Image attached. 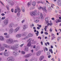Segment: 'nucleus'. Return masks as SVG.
Wrapping results in <instances>:
<instances>
[{
	"label": "nucleus",
	"instance_id": "f3484780",
	"mask_svg": "<svg viewBox=\"0 0 61 61\" xmlns=\"http://www.w3.org/2000/svg\"><path fill=\"white\" fill-rule=\"evenodd\" d=\"M13 55L15 56H17L18 55H19V53L18 52H14L13 53Z\"/></svg>",
	"mask_w": 61,
	"mask_h": 61
},
{
	"label": "nucleus",
	"instance_id": "dca6fc26",
	"mask_svg": "<svg viewBox=\"0 0 61 61\" xmlns=\"http://www.w3.org/2000/svg\"><path fill=\"white\" fill-rule=\"evenodd\" d=\"M39 49H40L39 47L37 46L36 47L35 50L36 51H38L39 50Z\"/></svg>",
	"mask_w": 61,
	"mask_h": 61
},
{
	"label": "nucleus",
	"instance_id": "5701e85b",
	"mask_svg": "<svg viewBox=\"0 0 61 61\" xmlns=\"http://www.w3.org/2000/svg\"><path fill=\"white\" fill-rule=\"evenodd\" d=\"M26 35H27V32H25L23 33L22 34V36H26Z\"/></svg>",
	"mask_w": 61,
	"mask_h": 61
},
{
	"label": "nucleus",
	"instance_id": "0e129e2a",
	"mask_svg": "<svg viewBox=\"0 0 61 61\" xmlns=\"http://www.w3.org/2000/svg\"><path fill=\"white\" fill-rule=\"evenodd\" d=\"M44 33L45 35H48V33L47 32H45Z\"/></svg>",
	"mask_w": 61,
	"mask_h": 61
},
{
	"label": "nucleus",
	"instance_id": "de8ad7c7",
	"mask_svg": "<svg viewBox=\"0 0 61 61\" xmlns=\"http://www.w3.org/2000/svg\"><path fill=\"white\" fill-rule=\"evenodd\" d=\"M38 21H39L38 20H37L36 21H35L34 22H35V23H37V22H38Z\"/></svg>",
	"mask_w": 61,
	"mask_h": 61
},
{
	"label": "nucleus",
	"instance_id": "13d9d810",
	"mask_svg": "<svg viewBox=\"0 0 61 61\" xmlns=\"http://www.w3.org/2000/svg\"><path fill=\"white\" fill-rule=\"evenodd\" d=\"M1 15L2 16H4V15H5V14H4V13H2L1 14Z\"/></svg>",
	"mask_w": 61,
	"mask_h": 61
},
{
	"label": "nucleus",
	"instance_id": "f03ea898",
	"mask_svg": "<svg viewBox=\"0 0 61 61\" xmlns=\"http://www.w3.org/2000/svg\"><path fill=\"white\" fill-rule=\"evenodd\" d=\"M39 14H40V13L37 12L35 13L34 11L30 12V15L32 16H34L35 15H38Z\"/></svg>",
	"mask_w": 61,
	"mask_h": 61
},
{
	"label": "nucleus",
	"instance_id": "393cba45",
	"mask_svg": "<svg viewBox=\"0 0 61 61\" xmlns=\"http://www.w3.org/2000/svg\"><path fill=\"white\" fill-rule=\"evenodd\" d=\"M0 41H3L4 40V38L3 36H0Z\"/></svg>",
	"mask_w": 61,
	"mask_h": 61
},
{
	"label": "nucleus",
	"instance_id": "aec40b11",
	"mask_svg": "<svg viewBox=\"0 0 61 61\" xmlns=\"http://www.w3.org/2000/svg\"><path fill=\"white\" fill-rule=\"evenodd\" d=\"M38 4H39V3H41V4H43V5H45L46 4V3L45 2H44V1H38L37 2Z\"/></svg>",
	"mask_w": 61,
	"mask_h": 61
},
{
	"label": "nucleus",
	"instance_id": "6e6d98bb",
	"mask_svg": "<svg viewBox=\"0 0 61 61\" xmlns=\"http://www.w3.org/2000/svg\"><path fill=\"white\" fill-rule=\"evenodd\" d=\"M4 35L5 36H7V33H5L4 34Z\"/></svg>",
	"mask_w": 61,
	"mask_h": 61
},
{
	"label": "nucleus",
	"instance_id": "6e6552de",
	"mask_svg": "<svg viewBox=\"0 0 61 61\" xmlns=\"http://www.w3.org/2000/svg\"><path fill=\"white\" fill-rule=\"evenodd\" d=\"M2 46V45H1V44L0 43V51H3V50H5V47L4 46Z\"/></svg>",
	"mask_w": 61,
	"mask_h": 61
},
{
	"label": "nucleus",
	"instance_id": "a19ab883",
	"mask_svg": "<svg viewBox=\"0 0 61 61\" xmlns=\"http://www.w3.org/2000/svg\"><path fill=\"white\" fill-rule=\"evenodd\" d=\"M21 52L22 54H23V55H24V54H25V52L23 51H21Z\"/></svg>",
	"mask_w": 61,
	"mask_h": 61
},
{
	"label": "nucleus",
	"instance_id": "37998d69",
	"mask_svg": "<svg viewBox=\"0 0 61 61\" xmlns=\"http://www.w3.org/2000/svg\"><path fill=\"white\" fill-rule=\"evenodd\" d=\"M5 17H2L1 19H2V20H4V19H5Z\"/></svg>",
	"mask_w": 61,
	"mask_h": 61
},
{
	"label": "nucleus",
	"instance_id": "864d4df0",
	"mask_svg": "<svg viewBox=\"0 0 61 61\" xmlns=\"http://www.w3.org/2000/svg\"><path fill=\"white\" fill-rule=\"evenodd\" d=\"M11 11L12 12V13L14 12V9L13 8L11 9Z\"/></svg>",
	"mask_w": 61,
	"mask_h": 61
},
{
	"label": "nucleus",
	"instance_id": "2eb2a0df",
	"mask_svg": "<svg viewBox=\"0 0 61 61\" xmlns=\"http://www.w3.org/2000/svg\"><path fill=\"white\" fill-rule=\"evenodd\" d=\"M3 55L5 56H9L8 53L7 52H6L5 51H4L3 52Z\"/></svg>",
	"mask_w": 61,
	"mask_h": 61
},
{
	"label": "nucleus",
	"instance_id": "bb28decb",
	"mask_svg": "<svg viewBox=\"0 0 61 61\" xmlns=\"http://www.w3.org/2000/svg\"><path fill=\"white\" fill-rule=\"evenodd\" d=\"M31 45V42H29L27 45V46H28L29 47V46H30Z\"/></svg>",
	"mask_w": 61,
	"mask_h": 61
},
{
	"label": "nucleus",
	"instance_id": "6ab92c4d",
	"mask_svg": "<svg viewBox=\"0 0 61 61\" xmlns=\"http://www.w3.org/2000/svg\"><path fill=\"white\" fill-rule=\"evenodd\" d=\"M57 4L59 6H61V0H59L57 2Z\"/></svg>",
	"mask_w": 61,
	"mask_h": 61
},
{
	"label": "nucleus",
	"instance_id": "9d476101",
	"mask_svg": "<svg viewBox=\"0 0 61 61\" xmlns=\"http://www.w3.org/2000/svg\"><path fill=\"white\" fill-rule=\"evenodd\" d=\"M8 2L12 5V6H13L14 5V2L13 1L11 0H9L8 1Z\"/></svg>",
	"mask_w": 61,
	"mask_h": 61
},
{
	"label": "nucleus",
	"instance_id": "4468645a",
	"mask_svg": "<svg viewBox=\"0 0 61 61\" xmlns=\"http://www.w3.org/2000/svg\"><path fill=\"white\" fill-rule=\"evenodd\" d=\"M22 36V34H18L16 35L15 37L16 38H20Z\"/></svg>",
	"mask_w": 61,
	"mask_h": 61
},
{
	"label": "nucleus",
	"instance_id": "2f4dec72",
	"mask_svg": "<svg viewBox=\"0 0 61 61\" xmlns=\"http://www.w3.org/2000/svg\"><path fill=\"white\" fill-rule=\"evenodd\" d=\"M61 39V37H57V40L58 41V42H59V40H60Z\"/></svg>",
	"mask_w": 61,
	"mask_h": 61
},
{
	"label": "nucleus",
	"instance_id": "bf43d9fd",
	"mask_svg": "<svg viewBox=\"0 0 61 61\" xmlns=\"http://www.w3.org/2000/svg\"><path fill=\"white\" fill-rule=\"evenodd\" d=\"M25 20H22L21 21V23H24V22H25Z\"/></svg>",
	"mask_w": 61,
	"mask_h": 61
},
{
	"label": "nucleus",
	"instance_id": "a211bd4d",
	"mask_svg": "<svg viewBox=\"0 0 61 61\" xmlns=\"http://www.w3.org/2000/svg\"><path fill=\"white\" fill-rule=\"evenodd\" d=\"M14 45L15 47L16 48H18V47H20V45L18 44H16Z\"/></svg>",
	"mask_w": 61,
	"mask_h": 61
},
{
	"label": "nucleus",
	"instance_id": "79ce46f5",
	"mask_svg": "<svg viewBox=\"0 0 61 61\" xmlns=\"http://www.w3.org/2000/svg\"><path fill=\"white\" fill-rule=\"evenodd\" d=\"M53 30V29L52 28H50L49 30V31L50 32H52V30Z\"/></svg>",
	"mask_w": 61,
	"mask_h": 61
},
{
	"label": "nucleus",
	"instance_id": "49530a36",
	"mask_svg": "<svg viewBox=\"0 0 61 61\" xmlns=\"http://www.w3.org/2000/svg\"><path fill=\"white\" fill-rule=\"evenodd\" d=\"M55 22H56V23H58V20H57V19L55 20Z\"/></svg>",
	"mask_w": 61,
	"mask_h": 61
},
{
	"label": "nucleus",
	"instance_id": "8fccbe9b",
	"mask_svg": "<svg viewBox=\"0 0 61 61\" xmlns=\"http://www.w3.org/2000/svg\"><path fill=\"white\" fill-rule=\"evenodd\" d=\"M37 25L38 26H39V27H40V28H41V25H40L39 24H37Z\"/></svg>",
	"mask_w": 61,
	"mask_h": 61
},
{
	"label": "nucleus",
	"instance_id": "c9c22d12",
	"mask_svg": "<svg viewBox=\"0 0 61 61\" xmlns=\"http://www.w3.org/2000/svg\"><path fill=\"white\" fill-rule=\"evenodd\" d=\"M5 38H9V36L8 35L5 36Z\"/></svg>",
	"mask_w": 61,
	"mask_h": 61
},
{
	"label": "nucleus",
	"instance_id": "f704fd0d",
	"mask_svg": "<svg viewBox=\"0 0 61 61\" xmlns=\"http://www.w3.org/2000/svg\"><path fill=\"white\" fill-rule=\"evenodd\" d=\"M6 7L7 8V10H9V6L6 5Z\"/></svg>",
	"mask_w": 61,
	"mask_h": 61
},
{
	"label": "nucleus",
	"instance_id": "39448f33",
	"mask_svg": "<svg viewBox=\"0 0 61 61\" xmlns=\"http://www.w3.org/2000/svg\"><path fill=\"white\" fill-rule=\"evenodd\" d=\"M15 59L12 56L9 57H8L7 59V61H15Z\"/></svg>",
	"mask_w": 61,
	"mask_h": 61
},
{
	"label": "nucleus",
	"instance_id": "052dcab7",
	"mask_svg": "<svg viewBox=\"0 0 61 61\" xmlns=\"http://www.w3.org/2000/svg\"><path fill=\"white\" fill-rule=\"evenodd\" d=\"M41 17H43L42 13H41Z\"/></svg>",
	"mask_w": 61,
	"mask_h": 61
},
{
	"label": "nucleus",
	"instance_id": "69168bd1",
	"mask_svg": "<svg viewBox=\"0 0 61 61\" xmlns=\"http://www.w3.org/2000/svg\"><path fill=\"white\" fill-rule=\"evenodd\" d=\"M53 25V23H50V26H51Z\"/></svg>",
	"mask_w": 61,
	"mask_h": 61
},
{
	"label": "nucleus",
	"instance_id": "7ed1b4c3",
	"mask_svg": "<svg viewBox=\"0 0 61 61\" xmlns=\"http://www.w3.org/2000/svg\"><path fill=\"white\" fill-rule=\"evenodd\" d=\"M13 42H14V40L12 38L8 39L6 40V41L7 43L9 44H10L13 43Z\"/></svg>",
	"mask_w": 61,
	"mask_h": 61
},
{
	"label": "nucleus",
	"instance_id": "3c124183",
	"mask_svg": "<svg viewBox=\"0 0 61 61\" xmlns=\"http://www.w3.org/2000/svg\"><path fill=\"white\" fill-rule=\"evenodd\" d=\"M24 45H25V44H24V43H23L22 44H21V45H20V47H22V46H24Z\"/></svg>",
	"mask_w": 61,
	"mask_h": 61
},
{
	"label": "nucleus",
	"instance_id": "7c9ffc66",
	"mask_svg": "<svg viewBox=\"0 0 61 61\" xmlns=\"http://www.w3.org/2000/svg\"><path fill=\"white\" fill-rule=\"evenodd\" d=\"M20 27L19 26V27H17L15 29H16V30H17V31H19V30H20Z\"/></svg>",
	"mask_w": 61,
	"mask_h": 61
},
{
	"label": "nucleus",
	"instance_id": "f257e3e1",
	"mask_svg": "<svg viewBox=\"0 0 61 61\" xmlns=\"http://www.w3.org/2000/svg\"><path fill=\"white\" fill-rule=\"evenodd\" d=\"M3 46H5V48H9V49L10 50H15V49H16V48H15V45L14 46H11L8 45L7 44H3Z\"/></svg>",
	"mask_w": 61,
	"mask_h": 61
},
{
	"label": "nucleus",
	"instance_id": "412c9836",
	"mask_svg": "<svg viewBox=\"0 0 61 61\" xmlns=\"http://www.w3.org/2000/svg\"><path fill=\"white\" fill-rule=\"evenodd\" d=\"M44 56H41L39 58V60L40 61H42L43 59H44Z\"/></svg>",
	"mask_w": 61,
	"mask_h": 61
},
{
	"label": "nucleus",
	"instance_id": "c03bdc74",
	"mask_svg": "<svg viewBox=\"0 0 61 61\" xmlns=\"http://www.w3.org/2000/svg\"><path fill=\"white\" fill-rule=\"evenodd\" d=\"M28 56L29 57H30V56H32V54H28Z\"/></svg>",
	"mask_w": 61,
	"mask_h": 61
},
{
	"label": "nucleus",
	"instance_id": "4c0bfd02",
	"mask_svg": "<svg viewBox=\"0 0 61 61\" xmlns=\"http://www.w3.org/2000/svg\"><path fill=\"white\" fill-rule=\"evenodd\" d=\"M50 55V52L48 51L47 52V55L48 56V55Z\"/></svg>",
	"mask_w": 61,
	"mask_h": 61
},
{
	"label": "nucleus",
	"instance_id": "603ef678",
	"mask_svg": "<svg viewBox=\"0 0 61 61\" xmlns=\"http://www.w3.org/2000/svg\"><path fill=\"white\" fill-rule=\"evenodd\" d=\"M34 9V8H33V7H31L30 8V10H32V9Z\"/></svg>",
	"mask_w": 61,
	"mask_h": 61
},
{
	"label": "nucleus",
	"instance_id": "e433bc0d",
	"mask_svg": "<svg viewBox=\"0 0 61 61\" xmlns=\"http://www.w3.org/2000/svg\"><path fill=\"white\" fill-rule=\"evenodd\" d=\"M18 11V10H17V9L16 8V9H15V11H14L15 13H16Z\"/></svg>",
	"mask_w": 61,
	"mask_h": 61
},
{
	"label": "nucleus",
	"instance_id": "5fc2aeb1",
	"mask_svg": "<svg viewBox=\"0 0 61 61\" xmlns=\"http://www.w3.org/2000/svg\"><path fill=\"white\" fill-rule=\"evenodd\" d=\"M5 31H8V28H6L5 29Z\"/></svg>",
	"mask_w": 61,
	"mask_h": 61
},
{
	"label": "nucleus",
	"instance_id": "423d86ee",
	"mask_svg": "<svg viewBox=\"0 0 61 61\" xmlns=\"http://www.w3.org/2000/svg\"><path fill=\"white\" fill-rule=\"evenodd\" d=\"M39 10L40 9H42L43 11H45L46 13H47V10H46V6H44L43 8L41 6H40V7L39 8Z\"/></svg>",
	"mask_w": 61,
	"mask_h": 61
},
{
	"label": "nucleus",
	"instance_id": "0eeeda50",
	"mask_svg": "<svg viewBox=\"0 0 61 61\" xmlns=\"http://www.w3.org/2000/svg\"><path fill=\"white\" fill-rule=\"evenodd\" d=\"M9 22V20L7 18L5 19L4 21V23L5 25H7Z\"/></svg>",
	"mask_w": 61,
	"mask_h": 61
},
{
	"label": "nucleus",
	"instance_id": "338daca9",
	"mask_svg": "<svg viewBox=\"0 0 61 61\" xmlns=\"http://www.w3.org/2000/svg\"><path fill=\"white\" fill-rule=\"evenodd\" d=\"M35 34H36V36H38V34H39V33H35Z\"/></svg>",
	"mask_w": 61,
	"mask_h": 61
},
{
	"label": "nucleus",
	"instance_id": "ddd939ff",
	"mask_svg": "<svg viewBox=\"0 0 61 61\" xmlns=\"http://www.w3.org/2000/svg\"><path fill=\"white\" fill-rule=\"evenodd\" d=\"M41 54V51H39L37 52L36 54V56H39Z\"/></svg>",
	"mask_w": 61,
	"mask_h": 61
},
{
	"label": "nucleus",
	"instance_id": "f8f14e48",
	"mask_svg": "<svg viewBox=\"0 0 61 61\" xmlns=\"http://www.w3.org/2000/svg\"><path fill=\"white\" fill-rule=\"evenodd\" d=\"M14 26V24L13 23H10L9 25V27L10 28H13V27Z\"/></svg>",
	"mask_w": 61,
	"mask_h": 61
},
{
	"label": "nucleus",
	"instance_id": "c85d7f7f",
	"mask_svg": "<svg viewBox=\"0 0 61 61\" xmlns=\"http://www.w3.org/2000/svg\"><path fill=\"white\" fill-rule=\"evenodd\" d=\"M33 34L32 33H29V37H32L33 36Z\"/></svg>",
	"mask_w": 61,
	"mask_h": 61
},
{
	"label": "nucleus",
	"instance_id": "4be33fe9",
	"mask_svg": "<svg viewBox=\"0 0 61 61\" xmlns=\"http://www.w3.org/2000/svg\"><path fill=\"white\" fill-rule=\"evenodd\" d=\"M51 36H52V38L51 39V40H53L54 39V38H56V37H55V35L54 34H51Z\"/></svg>",
	"mask_w": 61,
	"mask_h": 61
},
{
	"label": "nucleus",
	"instance_id": "a878e982",
	"mask_svg": "<svg viewBox=\"0 0 61 61\" xmlns=\"http://www.w3.org/2000/svg\"><path fill=\"white\" fill-rule=\"evenodd\" d=\"M32 5L34 6H36V2L35 1H33L32 2Z\"/></svg>",
	"mask_w": 61,
	"mask_h": 61
},
{
	"label": "nucleus",
	"instance_id": "cd10ccee",
	"mask_svg": "<svg viewBox=\"0 0 61 61\" xmlns=\"http://www.w3.org/2000/svg\"><path fill=\"white\" fill-rule=\"evenodd\" d=\"M24 50L25 52H27L29 50L28 47L24 49Z\"/></svg>",
	"mask_w": 61,
	"mask_h": 61
},
{
	"label": "nucleus",
	"instance_id": "20e7f679",
	"mask_svg": "<svg viewBox=\"0 0 61 61\" xmlns=\"http://www.w3.org/2000/svg\"><path fill=\"white\" fill-rule=\"evenodd\" d=\"M17 9L18 12L17 14V16L19 17L20 16V12H21V9L18 6H16L15 7Z\"/></svg>",
	"mask_w": 61,
	"mask_h": 61
},
{
	"label": "nucleus",
	"instance_id": "a18cd8bd",
	"mask_svg": "<svg viewBox=\"0 0 61 61\" xmlns=\"http://www.w3.org/2000/svg\"><path fill=\"white\" fill-rule=\"evenodd\" d=\"M29 42H30L32 41V39L31 38H30L29 39Z\"/></svg>",
	"mask_w": 61,
	"mask_h": 61
},
{
	"label": "nucleus",
	"instance_id": "09e8293b",
	"mask_svg": "<svg viewBox=\"0 0 61 61\" xmlns=\"http://www.w3.org/2000/svg\"><path fill=\"white\" fill-rule=\"evenodd\" d=\"M27 5L28 6H29L30 5V2H28L27 4Z\"/></svg>",
	"mask_w": 61,
	"mask_h": 61
},
{
	"label": "nucleus",
	"instance_id": "774afa93",
	"mask_svg": "<svg viewBox=\"0 0 61 61\" xmlns=\"http://www.w3.org/2000/svg\"><path fill=\"white\" fill-rule=\"evenodd\" d=\"M34 59H31L30 60V61H33Z\"/></svg>",
	"mask_w": 61,
	"mask_h": 61
},
{
	"label": "nucleus",
	"instance_id": "e2e57ef3",
	"mask_svg": "<svg viewBox=\"0 0 61 61\" xmlns=\"http://www.w3.org/2000/svg\"><path fill=\"white\" fill-rule=\"evenodd\" d=\"M26 42L27 43H28L29 42V39H28L27 40Z\"/></svg>",
	"mask_w": 61,
	"mask_h": 61
},
{
	"label": "nucleus",
	"instance_id": "58836bf2",
	"mask_svg": "<svg viewBox=\"0 0 61 61\" xmlns=\"http://www.w3.org/2000/svg\"><path fill=\"white\" fill-rule=\"evenodd\" d=\"M49 51L50 52H51V54H53V51H52V49H50Z\"/></svg>",
	"mask_w": 61,
	"mask_h": 61
},
{
	"label": "nucleus",
	"instance_id": "9b49d317",
	"mask_svg": "<svg viewBox=\"0 0 61 61\" xmlns=\"http://www.w3.org/2000/svg\"><path fill=\"white\" fill-rule=\"evenodd\" d=\"M14 32V29L11 28L9 30V34H12Z\"/></svg>",
	"mask_w": 61,
	"mask_h": 61
},
{
	"label": "nucleus",
	"instance_id": "c756f323",
	"mask_svg": "<svg viewBox=\"0 0 61 61\" xmlns=\"http://www.w3.org/2000/svg\"><path fill=\"white\" fill-rule=\"evenodd\" d=\"M45 20L46 21L49 20V18L48 17H46L45 18Z\"/></svg>",
	"mask_w": 61,
	"mask_h": 61
},
{
	"label": "nucleus",
	"instance_id": "1a4fd4ad",
	"mask_svg": "<svg viewBox=\"0 0 61 61\" xmlns=\"http://www.w3.org/2000/svg\"><path fill=\"white\" fill-rule=\"evenodd\" d=\"M23 29H22V31H25V29L28 28V26L26 25H23Z\"/></svg>",
	"mask_w": 61,
	"mask_h": 61
},
{
	"label": "nucleus",
	"instance_id": "680f3d73",
	"mask_svg": "<svg viewBox=\"0 0 61 61\" xmlns=\"http://www.w3.org/2000/svg\"><path fill=\"white\" fill-rule=\"evenodd\" d=\"M47 27V26H45V28H44V30H46V27Z\"/></svg>",
	"mask_w": 61,
	"mask_h": 61
},
{
	"label": "nucleus",
	"instance_id": "72a5a7b5",
	"mask_svg": "<svg viewBox=\"0 0 61 61\" xmlns=\"http://www.w3.org/2000/svg\"><path fill=\"white\" fill-rule=\"evenodd\" d=\"M13 31L14 33H16V32L18 31L16 28H15Z\"/></svg>",
	"mask_w": 61,
	"mask_h": 61
},
{
	"label": "nucleus",
	"instance_id": "473e14b6",
	"mask_svg": "<svg viewBox=\"0 0 61 61\" xmlns=\"http://www.w3.org/2000/svg\"><path fill=\"white\" fill-rule=\"evenodd\" d=\"M29 37V35H27L25 37V39H28Z\"/></svg>",
	"mask_w": 61,
	"mask_h": 61
},
{
	"label": "nucleus",
	"instance_id": "ea45409f",
	"mask_svg": "<svg viewBox=\"0 0 61 61\" xmlns=\"http://www.w3.org/2000/svg\"><path fill=\"white\" fill-rule=\"evenodd\" d=\"M25 58H28V57H29L28 55V54H27L25 56Z\"/></svg>",
	"mask_w": 61,
	"mask_h": 61
},
{
	"label": "nucleus",
	"instance_id": "4d7b16f0",
	"mask_svg": "<svg viewBox=\"0 0 61 61\" xmlns=\"http://www.w3.org/2000/svg\"><path fill=\"white\" fill-rule=\"evenodd\" d=\"M38 18L39 19H41V17L40 16H38Z\"/></svg>",
	"mask_w": 61,
	"mask_h": 61
},
{
	"label": "nucleus",
	"instance_id": "b1692460",
	"mask_svg": "<svg viewBox=\"0 0 61 61\" xmlns=\"http://www.w3.org/2000/svg\"><path fill=\"white\" fill-rule=\"evenodd\" d=\"M21 10L23 12H24L25 11V8L24 6H22L21 7Z\"/></svg>",
	"mask_w": 61,
	"mask_h": 61
}]
</instances>
